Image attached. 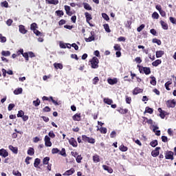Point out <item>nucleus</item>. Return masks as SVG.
<instances>
[{"label": "nucleus", "instance_id": "1", "mask_svg": "<svg viewBox=\"0 0 176 176\" xmlns=\"http://www.w3.org/2000/svg\"><path fill=\"white\" fill-rule=\"evenodd\" d=\"M89 63H91V67L93 69H97V68H98L100 60L98 57L94 56L91 60H89Z\"/></svg>", "mask_w": 176, "mask_h": 176}, {"label": "nucleus", "instance_id": "2", "mask_svg": "<svg viewBox=\"0 0 176 176\" xmlns=\"http://www.w3.org/2000/svg\"><path fill=\"white\" fill-rule=\"evenodd\" d=\"M138 67L140 74H142V72L144 74H145V75H149L151 74V67H143L140 65H138Z\"/></svg>", "mask_w": 176, "mask_h": 176}, {"label": "nucleus", "instance_id": "3", "mask_svg": "<svg viewBox=\"0 0 176 176\" xmlns=\"http://www.w3.org/2000/svg\"><path fill=\"white\" fill-rule=\"evenodd\" d=\"M165 159L167 160H174V153L170 151H166L165 153Z\"/></svg>", "mask_w": 176, "mask_h": 176}, {"label": "nucleus", "instance_id": "4", "mask_svg": "<svg viewBox=\"0 0 176 176\" xmlns=\"http://www.w3.org/2000/svg\"><path fill=\"white\" fill-rule=\"evenodd\" d=\"M43 101H52L54 105H59L58 102L53 99L52 96H50V98L47 96H43L42 98Z\"/></svg>", "mask_w": 176, "mask_h": 176}, {"label": "nucleus", "instance_id": "5", "mask_svg": "<svg viewBox=\"0 0 176 176\" xmlns=\"http://www.w3.org/2000/svg\"><path fill=\"white\" fill-rule=\"evenodd\" d=\"M85 18H86L87 23H88V24H89V25L91 27H93V25H91V23H90V20L93 19V17L91 16V14H89V12H86L85 13Z\"/></svg>", "mask_w": 176, "mask_h": 176}, {"label": "nucleus", "instance_id": "6", "mask_svg": "<svg viewBox=\"0 0 176 176\" xmlns=\"http://www.w3.org/2000/svg\"><path fill=\"white\" fill-rule=\"evenodd\" d=\"M160 149L161 148L160 147H156L155 148V150H153L152 152H151V155L153 157H157V156H159V155L160 154Z\"/></svg>", "mask_w": 176, "mask_h": 176}, {"label": "nucleus", "instance_id": "7", "mask_svg": "<svg viewBox=\"0 0 176 176\" xmlns=\"http://www.w3.org/2000/svg\"><path fill=\"white\" fill-rule=\"evenodd\" d=\"M0 156H1L2 157H8V156H9V153L8 152V151H6V149L5 148H1L0 149Z\"/></svg>", "mask_w": 176, "mask_h": 176}, {"label": "nucleus", "instance_id": "8", "mask_svg": "<svg viewBox=\"0 0 176 176\" xmlns=\"http://www.w3.org/2000/svg\"><path fill=\"white\" fill-rule=\"evenodd\" d=\"M166 106L168 108H174L175 107V102L174 100H168L166 102Z\"/></svg>", "mask_w": 176, "mask_h": 176}, {"label": "nucleus", "instance_id": "9", "mask_svg": "<svg viewBox=\"0 0 176 176\" xmlns=\"http://www.w3.org/2000/svg\"><path fill=\"white\" fill-rule=\"evenodd\" d=\"M45 146H52V142H50V138L48 135H45L44 138Z\"/></svg>", "mask_w": 176, "mask_h": 176}, {"label": "nucleus", "instance_id": "10", "mask_svg": "<svg viewBox=\"0 0 176 176\" xmlns=\"http://www.w3.org/2000/svg\"><path fill=\"white\" fill-rule=\"evenodd\" d=\"M69 144H70L72 146H74V148H76V146H78V142H76V140L74 138H70Z\"/></svg>", "mask_w": 176, "mask_h": 176}, {"label": "nucleus", "instance_id": "11", "mask_svg": "<svg viewBox=\"0 0 176 176\" xmlns=\"http://www.w3.org/2000/svg\"><path fill=\"white\" fill-rule=\"evenodd\" d=\"M8 149L12 152V153H14V155H17L19 153V148L14 147L12 145H10L8 146Z\"/></svg>", "mask_w": 176, "mask_h": 176}, {"label": "nucleus", "instance_id": "12", "mask_svg": "<svg viewBox=\"0 0 176 176\" xmlns=\"http://www.w3.org/2000/svg\"><path fill=\"white\" fill-rule=\"evenodd\" d=\"M142 91H144V89H142L140 87H135L133 90V96H137V94H140V93H142Z\"/></svg>", "mask_w": 176, "mask_h": 176}, {"label": "nucleus", "instance_id": "13", "mask_svg": "<svg viewBox=\"0 0 176 176\" xmlns=\"http://www.w3.org/2000/svg\"><path fill=\"white\" fill-rule=\"evenodd\" d=\"M19 32H21V34H27V32H28V30H25V26H24L23 25H20L19 26Z\"/></svg>", "mask_w": 176, "mask_h": 176}, {"label": "nucleus", "instance_id": "14", "mask_svg": "<svg viewBox=\"0 0 176 176\" xmlns=\"http://www.w3.org/2000/svg\"><path fill=\"white\" fill-rule=\"evenodd\" d=\"M117 111L119 112V113H121V115H126V113H127L129 112V109L119 107L117 109Z\"/></svg>", "mask_w": 176, "mask_h": 176}, {"label": "nucleus", "instance_id": "15", "mask_svg": "<svg viewBox=\"0 0 176 176\" xmlns=\"http://www.w3.org/2000/svg\"><path fill=\"white\" fill-rule=\"evenodd\" d=\"M107 82L109 83V85H116V83H118V78H108L107 79Z\"/></svg>", "mask_w": 176, "mask_h": 176}, {"label": "nucleus", "instance_id": "16", "mask_svg": "<svg viewBox=\"0 0 176 176\" xmlns=\"http://www.w3.org/2000/svg\"><path fill=\"white\" fill-rule=\"evenodd\" d=\"M74 173H75V168H72L69 170H66L65 173H63V175H67V176L72 175Z\"/></svg>", "mask_w": 176, "mask_h": 176}, {"label": "nucleus", "instance_id": "17", "mask_svg": "<svg viewBox=\"0 0 176 176\" xmlns=\"http://www.w3.org/2000/svg\"><path fill=\"white\" fill-rule=\"evenodd\" d=\"M158 112H160V116L161 119H164L166 118V112L162 109V108H158Z\"/></svg>", "mask_w": 176, "mask_h": 176}, {"label": "nucleus", "instance_id": "18", "mask_svg": "<svg viewBox=\"0 0 176 176\" xmlns=\"http://www.w3.org/2000/svg\"><path fill=\"white\" fill-rule=\"evenodd\" d=\"M65 10L66 12V14L68 16H72V14H74L71 11V7H69V6H65Z\"/></svg>", "mask_w": 176, "mask_h": 176}, {"label": "nucleus", "instance_id": "19", "mask_svg": "<svg viewBox=\"0 0 176 176\" xmlns=\"http://www.w3.org/2000/svg\"><path fill=\"white\" fill-rule=\"evenodd\" d=\"M82 116H80V113H76L74 116H73L72 119L75 122H80Z\"/></svg>", "mask_w": 176, "mask_h": 176}, {"label": "nucleus", "instance_id": "20", "mask_svg": "<svg viewBox=\"0 0 176 176\" xmlns=\"http://www.w3.org/2000/svg\"><path fill=\"white\" fill-rule=\"evenodd\" d=\"M91 36H89V38H85V42H92V41H94L96 39V37H94V32H91Z\"/></svg>", "mask_w": 176, "mask_h": 176}, {"label": "nucleus", "instance_id": "21", "mask_svg": "<svg viewBox=\"0 0 176 176\" xmlns=\"http://www.w3.org/2000/svg\"><path fill=\"white\" fill-rule=\"evenodd\" d=\"M45 2L50 5H58V0H45Z\"/></svg>", "mask_w": 176, "mask_h": 176}, {"label": "nucleus", "instance_id": "22", "mask_svg": "<svg viewBox=\"0 0 176 176\" xmlns=\"http://www.w3.org/2000/svg\"><path fill=\"white\" fill-rule=\"evenodd\" d=\"M102 167H103L104 170H105L106 171H108V173H109V174H112L113 173V170L111 167H109L107 165H103Z\"/></svg>", "mask_w": 176, "mask_h": 176}, {"label": "nucleus", "instance_id": "23", "mask_svg": "<svg viewBox=\"0 0 176 176\" xmlns=\"http://www.w3.org/2000/svg\"><path fill=\"white\" fill-rule=\"evenodd\" d=\"M28 155H29L30 156H34V155H35V150L34 149V148L30 147L28 148Z\"/></svg>", "mask_w": 176, "mask_h": 176}, {"label": "nucleus", "instance_id": "24", "mask_svg": "<svg viewBox=\"0 0 176 176\" xmlns=\"http://www.w3.org/2000/svg\"><path fill=\"white\" fill-rule=\"evenodd\" d=\"M155 56L157 58H160V57H162V56H164V51H162V50L157 51Z\"/></svg>", "mask_w": 176, "mask_h": 176}, {"label": "nucleus", "instance_id": "25", "mask_svg": "<svg viewBox=\"0 0 176 176\" xmlns=\"http://www.w3.org/2000/svg\"><path fill=\"white\" fill-rule=\"evenodd\" d=\"M39 164H41V159L36 158L34 160V166L36 167V168H38V167H39Z\"/></svg>", "mask_w": 176, "mask_h": 176}, {"label": "nucleus", "instance_id": "26", "mask_svg": "<svg viewBox=\"0 0 176 176\" xmlns=\"http://www.w3.org/2000/svg\"><path fill=\"white\" fill-rule=\"evenodd\" d=\"M119 149L120 151H121V152H127V151L129 150V148L126 146H124V144H121L119 146Z\"/></svg>", "mask_w": 176, "mask_h": 176}, {"label": "nucleus", "instance_id": "27", "mask_svg": "<svg viewBox=\"0 0 176 176\" xmlns=\"http://www.w3.org/2000/svg\"><path fill=\"white\" fill-rule=\"evenodd\" d=\"M160 23L163 30H168V25L166 22H164V21H160Z\"/></svg>", "mask_w": 176, "mask_h": 176}, {"label": "nucleus", "instance_id": "28", "mask_svg": "<svg viewBox=\"0 0 176 176\" xmlns=\"http://www.w3.org/2000/svg\"><path fill=\"white\" fill-rule=\"evenodd\" d=\"M159 127L157 126H153V133H155V135H160V131H156L158 130Z\"/></svg>", "mask_w": 176, "mask_h": 176}, {"label": "nucleus", "instance_id": "29", "mask_svg": "<svg viewBox=\"0 0 176 176\" xmlns=\"http://www.w3.org/2000/svg\"><path fill=\"white\" fill-rule=\"evenodd\" d=\"M160 64H162V60L160 59H157L156 60L152 63V65L153 67H157V65H160Z\"/></svg>", "mask_w": 176, "mask_h": 176}, {"label": "nucleus", "instance_id": "30", "mask_svg": "<svg viewBox=\"0 0 176 176\" xmlns=\"http://www.w3.org/2000/svg\"><path fill=\"white\" fill-rule=\"evenodd\" d=\"M104 102L105 104H107V105H112V104L113 103V100H112L111 99H109V98H104Z\"/></svg>", "mask_w": 176, "mask_h": 176}, {"label": "nucleus", "instance_id": "31", "mask_svg": "<svg viewBox=\"0 0 176 176\" xmlns=\"http://www.w3.org/2000/svg\"><path fill=\"white\" fill-rule=\"evenodd\" d=\"M54 67L56 69H63V64L61 63H54Z\"/></svg>", "mask_w": 176, "mask_h": 176}, {"label": "nucleus", "instance_id": "32", "mask_svg": "<svg viewBox=\"0 0 176 176\" xmlns=\"http://www.w3.org/2000/svg\"><path fill=\"white\" fill-rule=\"evenodd\" d=\"M83 6H84V9H85V10H91V6H90V4L87 3H83Z\"/></svg>", "mask_w": 176, "mask_h": 176}, {"label": "nucleus", "instance_id": "33", "mask_svg": "<svg viewBox=\"0 0 176 176\" xmlns=\"http://www.w3.org/2000/svg\"><path fill=\"white\" fill-rule=\"evenodd\" d=\"M93 161L94 163H98L100 162V155H95L93 156Z\"/></svg>", "mask_w": 176, "mask_h": 176}, {"label": "nucleus", "instance_id": "34", "mask_svg": "<svg viewBox=\"0 0 176 176\" xmlns=\"http://www.w3.org/2000/svg\"><path fill=\"white\" fill-rule=\"evenodd\" d=\"M21 93H23V88H18L14 91V94L16 96H18V94H21Z\"/></svg>", "mask_w": 176, "mask_h": 176}, {"label": "nucleus", "instance_id": "35", "mask_svg": "<svg viewBox=\"0 0 176 176\" xmlns=\"http://www.w3.org/2000/svg\"><path fill=\"white\" fill-rule=\"evenodd\" d=\"M36 28H38V24H36V23H32L30 25V30L32 31H34V30H36Z\"/></svg>", "mask_w": 176, "mask_h": 176}, {"label": "nucleus", "instance_id": "36", "mask_svg": "<svg viewBox=\"0 0 176 176\" xmlns=\"http://www.w3.org/2000/svg\"><path fill=\"white\" fill-rule=\"evenodd\" d=\"M50 160V157H44L43 160V164H44V166L46 164H49Z\"/></svg>", "mask_w": 176, "mask_h": 176}, {"label": "nucleus", "instance_id": "37", "mask_svg": "<svg viewBox=\"0 0 176 176\" xmlns=\"http://www.w3.org/2000/svg\"><path fill=\"white\" fill-rule=\"evenodd\" d=\"M113 49L116 52H119L122 50V47H120V44H115L113 46Z\"/></svg>", "mask_w": 176, "mask_h": 176}, {"label": "nucleus", "instance_id": "38", "mask_svg": "<svg viewBox=\"0 0 176 176\" xmlns=\"http://www.w3.org/2000/svg\"><path fill=\"white\" fill-rule=\"evenodd\" d=\"M59 155L61 156H63L64 157H67V153L65 151V149L63 148L60 151H59Z\"/></svg>", "mask_w": 176, "mask_h": 176}, {"label": "nucleus", "instance_id": "39", "mask_svg": "<svg viewBox=\"0 0 176 176\" xmlns=\"http://www.w3.org/2000/svg\"><path fill=\"white\" fill-rule=\"evenodd\" d=\"M33 105H34V107H39V105H41V100L39 98H37L36 100L33 101Z\"/></svg>", "mask_w": 176, "mask_h": 176}, {"label": "nucleus", "instance_id": "40", "mask_svg": "<svg viewBox=\"0 0 176 176\" xmlns=\"http://www.w3.org/2000/svg\"><path fill=\"white\" fill-rule=\"evenodd\" d=\"M82 160H83V157H82V155H78L76 157V160L77 163H82Z\"/></svg>", "mask_w": 176, "mask_h": 176}, {"label": "nucleus", "instance_id": "41", "mask_svg": "<svg viewBox=\"0 0 176 176\" xmlns=\"http://www.w3.org/2000/svg\"><path fill=\"white\" fill-rule=\"evenodd\" d=\"M98 130H100L101 134H107V129L105 127H100V129H98Z\"/></svg>", "mask_w": 176, "mask_h": 176}, {"label": "nucleus", "instance_id": "42", "mask_svg": "<svg viewBox=\"0 0 176 176\" xmlns=\"http://www.w3.org/2000/svg\"><path fill=\"white\" fill-rule=\"evenodd\" d=\"M152 42L153 43H157V45H158L159 46L162 45V41L157 38H153Z\"/></svg>", "mask_w": 176, "mask_h": 176}, {"label": "nucleus", "instance_id": "43", "mask_svg": "<svg viewBox=\"0 0 176 176\" xmlns=\"http://www.w3.org/2000/svg\"><path fill=\"white\" fill-rule=\"evenodd\" d=\"M145 112H146L147 113L152 114V113H153V109H152L149 107H146V109H145Z\"/></svg>", "mask_w": 176, "mask_h": 176}, {"label": "nucleus", "instance_id": "44", "mask_svg": "<svg viewBox=\"0 0 176 176\" xmlns=\"http://www.w3.org/2000/svg\"><path fill=\"white\" fill-rule=\"evenodd\" d=\"M151 80L150 81L151 85L153 86H156V78L155 76L151 77Z\"/></svg>", "mask_w": 176, "mask_h": 176}, {"label": "nucleus", "instance_id": "45", "mask_svg": "<svg viewBox=\"0 0 176 176\" xmlns=\"http://www.w3.org/2000/svg\"><path fill=\"white\" fill-rule=\"evenodd\" d=\"M1 54L4 56V57H9L10 56V51H2Z\"/></svg>", "mask_w": 176, "mask_h": 176}, {"label": "nucleus", "instance_id": "46", "mask_svg": "<svg viewBox=\"0 0 176 176\" xmlns=\"http://www.w3.org/2000/svg\"><path fill=\"white\" fill-rule=\"evenodd\" d=\"M157 140H153L152 142H150V145L151 146H152L153 148H155V146H157Z\"/></svg>", "mask_w": 176, "mask_h": 176}, {"label": "nucleus", "instance_id": "47", "mask_svg": "<svg viewBox=\"0 0 176 176\" xmlns=\"http://www.w3.org/2000/svg\"><path fill=\"white\" fill-rule=\"evenodd\" d=\"M103 27L106 32H111V29H109V25H108L107 23H105L103 25Z\"/></svg>", "mask_w": 176, "mask_h": 176}, {"label": "nucleus", "instance_id": "48", "mask_svg": "<svg viewBox=\"0 0 176 176\" xmlns=\"http://www.w3.org/2000/svg\"><path fill=\"white\" fill-rule=\"evenodd\" d=\"M55 13L56 16H58L59 17H62V16L64 14V12L63 10H56Z\"/></svg>", "mask_w": 176, "mask_h": 176}, {"label": "nucleus", "instance_id": "49", "mask_svg": "<svg viewBox=\"0 0 176 176\" xmlns=\"http://www.w3.org/2000/svg\"><path fill=\"white\" fill-rule=\"evenodd\" d=\"M151 17H152V19H156L157 20V19H159V17H160V15L157 12H154L152 14Z\"/></svg>", "mask_w": 176, "mask_h": 176}, {"label": "nucleus", "instance_id": "50", "mask_svg": "<svg viewBox=\"0 0 176 176\" xmlns=\"http://www.w3.org/2000/svg\"><path fill=\"white\" fill-rule=\"evenodd\" d=\"M1 6H2V8H9V3L8 1H5L1 2Z\"/></svg>", "mask_w": 176, "mask_h": 176}, {"label": "nucleus", "instance_id": "51", "mask_svg": "<svg viewBox=\"0 0 176 176\" xmlns=\"http://www.w3.org/2000/svg\"><path fill=\"white\" fill-rule=\"evenodd\" d=\"M22 56H23V57H24V58L26 60V61H28L30 60V58H29L30 56L28 52H25V53L23 52V54H22Z\"/></svg>", "mask_w": 176, "mask_h": 176}, {"label": "nucleus", "instance_id": "52", "mask_svg": "<svg viewBox=\"0 0 176 176\" xmlns=\"http://www.w3.org/2000/svg\"><path fill=\"white\" fill-rule=\"evenodd\" d=\"M173 82H170V81H168L165 83V88L168 90V91H170V85H171Z\"/></svg>", "mask_w": 176, "mask_h": 176}, {"label": "nucleus", "instance_id": "53", "mask_svg": "<svg viewBox=\"0 0 176 176\" xmlns=\"http://www.w3.org/2000/svg\"><path fill=\"white\" fill-rule=\"evenodd\" d=\"M144 28H145V25L142 24V25H140V27H138L137 28V31H138V32H141L142 30H144Z\"/></svg>", "mask_w": 176, "mask_h": 176}, {"label": "nucleus", "instance_id": "54", "mask_svg": "<svg viewBox=\"0 0 176 176\" xmlns=\"http://www.w3.org/2000/svg\"><path fill=\"white\" fill-rule=\"evenodd\" d=\"M102 17H103V19L106 20V21H109V16L106 13H102Z\"/></svg>", "mask_w": 176, "mask_h": 176}, {"label": "nucleus", "instance_id": "55", "mask_svg": "<svg viewBox=\"0 0 176 176\" xmlns=\"http://www.w3.org/2000/svg\"><path fill=\"white\" fill-rule=\"evenodd\" d=\"M23 116H24V112L23 111V110L19 111L17 113V118H22Z\"/></svg>", "mask_w": 176, "mask_h": 176}, {"label": "nucleus", "instance_id": "56", "mask_svg": "<svg viewBox=\"0 0 176 176\" xmlns=\"http://www.w3.org/2000/svg\"><path fill=\"white\" fill-rule=\"evenodd\" d=\"M59 152H60V150L57 148H54L52 149V155H56V153H58Z\"/></svg>", "mask_w": 176, "mask_h": 176}, {"label": "nucleus", "instance_id": "57", "mask_svg": "<svg viewBox=\"0 0 176 176\" xmlns=\"http://www.w3.org/2000/svg\"><path fill=\"white\" fill-rule=\"evenodd\" d=\"M82 141H84V142H88L89 137H87V135H82Z\"/></svg>", "mask_w": 176, "mask_h": 176}, {"label": "nucleus", "instance_id": "58", "mask_svg": "<svg viewBox=\"0 0 176 176\" xmlns=\"http://www.w3.org/2000/svg\"><path fill=\"white\" fill-rule=\"evenodd\" d=\"M0 40L1 43H5L6 42V37L2 36V34H0Z\"/></svg>", "mask_w": 176, "mask_h": 176}, {"label": "nucleus", "instance_id": "59", "mask_svg": "<svg viewBox=\"0 0 176 176\" xmlns=\"http://www.w3.org/2000/svg\"><path fill=\"white\" fill-rule=\"evenodd\" d=\"M12 174L13 175H16V176H21V173H20V171L19 170H13Z\"/></svg>", "mask_w": 176, "mask_h": 176}, {"label": "nucleus", "instance_id": "60", "mask_svg": "<svg viewBox=\"0 0 176 176\" xmlns=\"http://www.w3.org/2000/svg\"><path fill=\"white\" fill-rule=\"evenodd\" d=\"M16 107V104L11 103L8 105V111H12V109H13V108H14Z\"/></svg>", "mask_w": 176, "mask_h": 176}, {"label": "nucleus", "instance_id": "61", "mask_svg": "<svg viewBox=\"0 0 176 176\" xmlns=\"http://www.w3.org/2000/svg\"><path fill=\"white\" fill-rule=\"evenodd\" d=\"M89 144H95L96 143V139L93 138H89L88 139Z\"/></svg>", "mask_w": 176, "mask_h": 176}, {"label": "nucleus", "instance_id": "62", "mask_svg": "<svg viewBox=\"0 0 176 176\" xmlns=\"http://www.w3.org/2000/svg\"><path fill=\"white\" fill-rule=\"evenodd\" d=\"M169 20H170V23H172V24H176V19L175 18H174L173 16H170Z\"/></svg>", "mask_w": 176, "mask_h": 176}, {"label": "nucleus", "instance_id": "63", "mask_svg": "<svg viewBox=\"0 0 176 176\" xmlns=\"http://www.w3.org/2000/svg\"><path fill=\"white\" fill-rule=\"evenodd\" d=\"M98 82H100V78L96 76L93 79V85H96Z\"/></svg>", "mask_w": 176, "mask_h": 176}, {"label": "nucleus", "instance_id": "64", "mask_svg": "<svg viewBox=\"0 0 176 176\" xmlns=\"http://www.w3.org/2000/svg\"><path fill=\"white\" fill-rule=\"evenodd\" d=\"M43 112H50V111H52V109H50V107L47 106L43 109Z\"/></svg>", "mask_w": 176, "mask_h": 176}]
</instances>
